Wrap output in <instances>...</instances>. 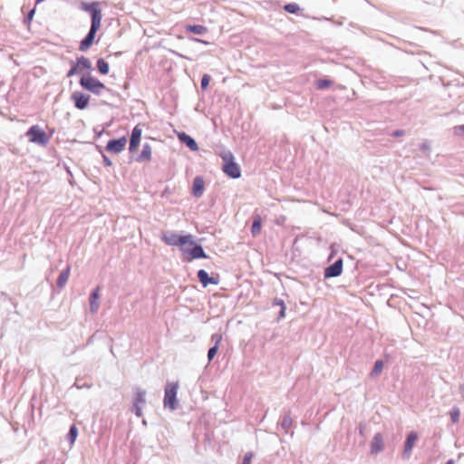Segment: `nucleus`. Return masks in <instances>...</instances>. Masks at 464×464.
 I'll list each match as a JSON object with an SVG mask.
<instances>
[{
  "instance_id": "nucleus-8",
  "label": "nucleus",
  "mask_w": 464,
  "mask_h": 464,
  "mask_svg": "<svg viewBox=\"0 0 464 464\" xmlns=\"http://www.w3.org/2000/svg\"><path fill=\"white\" fill-rule=\"evenodd\" d=\"M126 144V137H121L117 140H111L107 142L106 150L112 154H118L125 149Z\"/></svg>"
},
{
  "instance_id": "nucleus-37",
  "label": "nucleus",
  "mask_w": 464,
  "mask_h": 464,
  "mask_svg": "<svg viewBox=\"0 0 464 464\" xmlns=\"http://www.w3.org/2000/svg\"><path fill=\"white\" fill-rule=\"evenodd\" d=\"M446 464H453L452 460H449Z\"/></svg>"
},
{
  "instance_id": "nucleus-33",
  "label": "nucleus",
  "mask_w": 464,
  "mask_h": 464,
  "mask_svg": "<svg viewBox=\"0 0 464 464\" xmlns=\"http://www.w3.org/2000/svg\"><path fill=\"white\" fill-rule=\"evenodd\" d=\"M252 458H253V453L247 452L244 457L242 464H251Z\"/></svg>"
},
{
  "instance_id": "nucleus-18",
  "label": "nucleus",
  "mask_w": 464,
  "mask_h": 464,
  "mask_svg": "<svg viewBox=\"0 0 464 464\" xmlns=\"http://www.w3.org/2000/svg\"><path fill=\"white\" fill-rule=\"evenodd\" d=\"M70 271H71V268L70 266H67L63 271L61 272V274L59 275L58 278H57V286L59 288H63L68 279H69V276H70Z\"/></svg>"
},
{
  "instance_id": "nucleus-10",
  "label": "nucleus",
  "mask_w": 464,
  "mask_h": 464,
  "mask_svg": "<svg viewBox=\"0 0 464 464\" xmlns=\"http://www.w3.org/2000/svg\"><path fill=\"white\" fill-rule=\"evenodd\" d=\"M142 130L140 126H135L132 130L130 140V151H134L139 146L141 139Z\"/></svg>"
},
{
  "instance_id": "nucleus-17",
  "label": "nucleus",
  "mask_w": 464,
  "mask_h": 464,
  "mask_svg": "<svg viewBox=\"0 0 464 464\" xmlns=\"http://www.w3.org/2000/svg\"><path fill=\"white\" fill-rule=\"evenodd\" d=\"M179 140L184 142L191 150H198V147L195 140L185 132L179 134Z\"/></svg>"
},
{
  "instance_id": "nucleus-22",
  "label": "nucleus",
  "mask_w": 464,
  "mask_h": 464,
  "mask_svg": "<svg viewBox=\"0 0 464 464\" xmlns=\"http://www.w3.org/2000/svg\"><path fill=\"white\" fill-rule=\"evenodd\" d=\"M96 64H97L98 72L101 74L106 75L109 73V72H110L109 63L103 58L98 59Z\"/></svg>"
},
{
  "instance_id": "nucleus-31",
  "label": "nucleus",
  "mask_w": 464,
  "mask_h": 464,
  "mask_svg": "<svg viewBox=\"0 0 464 464\" xmlns=\"http://www.w3.org/2000/svg\"><path fill=\"white\" fill-rule=\"evenodd\" d=\"M210 81V76L208 74H204L201 80V87L203 90L207 89Z\"/></svg>"
},
{
  "instance_id": "nucleus-28",
  "label": "nucleus",
  "mask_w": 464,
  "mask_h": 464,
  "mask_svg": "<svg viewBox=\"0 0 464 464\" xmlns=\"http://www.w3.org/2000/svg\"><path fill=\"white\" fill-rule=\"evenodd\" d=\"M450 419L453 423H456L459 420V410L457 408H453L450 411Z\"/></svg>"
},
{
  "instance_id": "nucleus-36",
  "label": "nucleus",
  "mask_w": 464,
  "mask_h": 464,
  "mask_svg": "<svg viewBox=\"0 0 464 464\" xmlns=\"http://www.w3.org/2000/svg\"><path fill=\"white\" fill-rule=\"evenodd\" d=\"M402 135H404V130H398L393 132L394 137H400Z\"/></svg>"
},
{
  "instance_id": "nucleus-29",
  "label": "nucleus",
  "mask_w": 464,
  "mask_h": 464,
  "mask_svg": "<svg viewBox=\"0 0 464 464\" xmlns=\"http://www.w3.org/2000/svg\"><path fill=\"white\" fill-rule=\"evenodd\" d=\"M211 340L215 343L214 346L219 347V344L222 341V334H214L211 336Z\"/></svg>"
},
{
  "instance_id": "nucleus-24",
  "label": "nucleus",
  "mask_w": 464,
  "mask_h": 464,
  "mask_svg": "<svg viewBox=\"0 0 464 464\" xmlns=\"http://www.w3.org/2000/svg\"><path fill=\"white\" fill-rule=\"evenodd\" d=\"M383 369V362L381 360H377L374 363V366L371 372V376L374 377L379 375Z\"/></svg>"
},
{
  "instance_id": "nucleus-7",
  "label": "nucleus",
  "mask_w": 464,
  "mask_h": 464,
  "mask_svg": "<svg viewBox=\"0 0 464 464\" xmlns=\"http://www.w3.org/2000/svg\"><path fill=\"white\" fill-rule=\"evenodd\" d=\"M90 98L89 94L80 91L74 92L71 96V100L74 106L79 110H85L88 107Z\"/></svg>"
},
{
  "instance_id": "nucleus-13",
  "label": "nucleus",
  "mask_w": 464,
  "mask_h": 464,
  "mask_svg": "<svg viewBox=\"0 0 464 464\" xmlns=\"http://www.w3.org/2000/svg\"><path fill=\"white\" fill-rule=\"evenodd\" d=\"M204 187H205L204 179L201 177H196L193 180V188H192L193 195L197 198L201 197L203 194V191H204Z\"/></svg>"
},
{
  "instance_id": "nucleus-27",
  "label": "nucleus",
  "mask_w": 464,
  "mask_h": 464,
  "mask_svg": "<svg viewBox=\"0 0 464 464\" xmlns=\"http://www.w3.org/2000/svg\"><path fill=\"white\" fill-rule=\"evenodd\" d=\"M331 82L328 81V80H318L316 82V87L317 89H325V88H328L329 86H331Z\"/></svg>"
},
{
  "instance_id": "nucleus-1",
  "label": "nucleus",
  "mask_w": 464,
  "mask_h": 464,
  "mask_svg": "<svg viewBox=\"0 0 464 464\" xmlns=\"http://www.w3.org/2000/svg\"><path fill=\"white\" fill-rule=\"evenodd\" d=\"M161 240L168 246L179 247L183 259L190 262L198 258H206L202 246L198 245L191 234L179 235L176 232H164Z\"/></svg>"
},
{
  "instance_id": "nucleus-23",
  "label": "nucleus",
  "mask_w": 464,
  "mask_h": 464,
  "mask_svg": "<svg viewBox=\"0 0 464 464\" xmlns=\"http://www.w3.org/2000/svg\"><path fill=\"white\" fill-rule=\"evenodd\" d=\"M80 68V70H90L92 68V63L91 61L84 57V56H81V57H78L77 58V63H76Z\"/></svg>"
},
{
  "instance_id": "nucleus-26",
  "label": "nucleus",
  "mask_w": 464,
  "mask_h": 464,
  "mask_svg": "<svg viewBox=\"0 0 464 464\" xmlns=\"http://www.w3.org/2000/svg\"><path fill=\"white\" fill-rule=\"evenodd\" d=\"M78 436V429L75 425H72L70 429V431H69V434H68V438L70 440V443L71 444H73L76 438Z\"/></svg>"
},
{
  "instance_id": "nucleus-6",
  "label": "nucleus",
  "mask_w": 464,
  "mask_h": 464,
  "mask_svg": "<svg viewBox=\"0 0 464 464\" xmlns=\"http://www.w3.org/2000/svg\"><path fill=\"white\" fill-rule=\"evenodd\" d=\"M29 141L45 146L50 140L49 135L38 125H33L26 132Z\"/></svg>"
},
{
  "instance_id": "nucleus-15",
  "label": "nucleus",
  "mask_w": 464,
  "mask_h": 464,
  "mask_svg": "<svg viewBox=\"0 0 464 464\" xmlns=\"http://www.w3.org/2000/svg\"><path fill=\"white\" fill-rule=\"evenodd\" d=\"M100 286L96 287L90 295V309L92 313H96L99 308Z\"/></svg>"
},
{
  "instance_id": "nucleus-30",
  "label": "nucleus",
  "mask_w": 464,
  "mask_h": 464,
  "mask_svg": "<svg viewBox=\"0 0 464 464\" xmlns=\"http://www.w3.org/2000/svg\"><path fill=\"white\" fill-rule=\"evenodd\" d=\"M80 68L77 63L73 64L72 68L67 72V77H72L74 74H76L78 72H80Z\"/></svg>"
},
{
  "instance_id": "nucleus-21",
  "label": "nucleus",
  "mask_w": 464,
  "mask_h": 464,
  "mask_svg": "<svg viewBox=\"0 0 464 464\" xmlns=\"http://www.w3.org/2000/svg\"><path fill=\"white\" fill-rule=\"evenodd\" d=\"M186 31L196 34H203L208 32V28L201 24H194V25H187Z\"/></svg>"
},
{
  "instance_id": "nucleus-16",
  "label": "nucleus",
  "mask_w": 464,
  "mask_h": 464,
  "mask_svg": "<svg viewBox=\"0 0 464 464\" xmlns=\"http://www.w3.org/2000/svg\"><path fill=\"white\" fill-rule=\"evenodd\" d=\"M145 403V392H137L134 398L135 413L138 417L141 416L140 404Z\"/></svg>"
},
{
  "instance_id": "nucleus-20",
  "label": "nucleus",
  "mask_w": 464,
  "mask_h": 464,
  "mask_svg": "<svg viewBox=\"0 0 464 464\" xmlns=\"http://www.w3.org/2000/svg\"><path fill=\"white\" fill-rule=\"evenodd\" d=\"M262 228V218L259 215L254 218V221L251 227V233L253 237H256L260 234Z\"/></svg>"
},
{
  "instance_id": "nucleus-34",
  "label": "nucleus",
  "mask_w": 464,
  "mask_h": 464,
  "mask_svg": "<svg viewBox=\"0 0 464 464\" xmlns=\"http://www.w3.org/2000/svg\"><path fill=\"white\" fill-rule=\"evenodd\" d=\"M454 133L456 135H459L461 133H464V125L456 126L454 128Z\"/></svg>"
},
{
  "instance_id": "nucleus-3",
  "label": "nucleus",
  "mask_w": 464,
  "mask_h": 464,
  "mask_svg": "<svg viewBox=\"0 0 464 464\" xmlns=\"http://www.w3.org/2000/svg\"><path fill=\"white\" fill-rule=\"evenodd\" d=\"M220 157L223 160L222 170L224 173L232 179H238L241 176V170L238 164L235 162L232 152L223 151Z\"/></svg>"
},
{
  "instance_id": "nucleus-4",
  "label": "nucleus",
  "mask_w": 464,
  "mask_h": 464,
  "mask_svg": "<svg viewBox=\"0 0 464 464\" xmlns=\"http://www.w3.org/2000/svg\"><path fill=\"white\" fill-rule=\"evenodd\" d=\"M79 83L82 89L94 95H101V93L106 89V85L96 77L91 75V73L82 75Z\"/></svg>"
},
{
  "instance_id": "nucleus-5",
  "label": "nucleus",
  "mask_w": 464,
  "mask_h": 464,
  "mask_svg": "<svg viewBox=\"0 0 464 464\" xmlns=\"http://www.w3.org/2000/svg\"><path fill=\"white\" fill-rule=\"evenodd\" d=\"M179 385L177 382H169L166 385L163 403L166 408L174 411L178 407L177 392Z\"/></svg>"
},
{
  "instance_id": "nucleus-38",
  "label": "nucleus",
  "mask_w": 464,
  "mask_h": 464,
  "mask_svg": "<svg viewBox=\"0 0 464 464\" xmlns=\"http://www.w3.org/2000/svg\"><path fill=\"white\" fill-rule=\"evenodd\" d=\"M121 53V52H118V53H115V55H120Z\"/></svg>"
},
{
  "instance_id": "nucleus-19",
  "label": "nucleus",
  "mask_w": 464,
  "mask_h": 464,
  "mask_svg": "<svg viewBox=\"0 0 464 464\" xmlns=\"http://www.w3.org/2000/svg\"><path fill=\"white\" fill-rule=\"evenodd\" d=\"M151 147L149 144H144L138 161H150L151 160Z\"/></svg>"
},
{
  "instance_id": "nucleus-2",
  "label": "nucleus",
  "mask_w": 464,
  "mask_h": 464,
  "mask_svg": "<svg viewBox=\"0 0 464 464\" xmlns=\"http://www.w3.org/2000/svg\"><path fill=\"white\" fill-rule=\"evenodd\" d=\"M83 10L91 14L92 24L91 29L86 37L80 43L79 50L87 51L93 44L97 31L102 26V13L99 8L98 3H92L83 5Z\"/></svg>"
},
{
  "instance_id": "nucleus-11",
  "label": "nucleus",
  "mask_w": 464,
  "mask_h": 464,
  "mask_svg": "<svg viewBox=\"0 0 464 464\" xmlns=\"http://www.w3.org/2000/svg\"><path fill=\"white\" fill-rule=\"evenodd\" d=\"M383 450V439L381 433L374 435L371 441V454H377Z\"/></svg>"
},
{
  "instance_id": "nucleus-25",
  "label": "nucleus",
  "mask_w": 464,
  "mask_h": 464,
  "mask_svg": "<svg viewBox=\"0 0 464 464\" xmlns=\"http://www.w3.org/2000/svg\"><path fill=\"white\" fill-rule=\"evenodd\" d=\"M284 9L290 14H296L300 11V7L295 3H290L284 6Z\"/></svg>"
},
{
  "instance_id": "nucleus-35",
  "label": "nucleus",
  "mask_w": 464,
  "mask_h": 464,
  "mask_svg": "<svg viewBox=\"0 0 464 464\" xmlns=\"http://www.w3.org/2000/svg\"><path fill=\"white\" fill-rule=\"evenodd\" d=\"M279 304L281 305L280 317L282 318L285 317V305L283 301H281Z\"/></svg>"
},
{
  "instance_id": "nucleus-9",
  "label": "nucleus",
  "mask_w": 464,
  "mask_h": 464,
  "mask_svg": "<svg viewBox=\"0 0 464 464\" xmlns=\"http://www.w3.org/2000/svg\"><path fill=\"white\" fill-rule=\"evenodd\" d=\"M343 272V260L339 259L324 270V277H335Z\"/></svg>"
},
{
  "instance_id": "nucleus-12",
  "label": "nucleus",
  "mask_w": 464,
  "mask_h": 464,
  "mask_svg": "<svg viewBox=\"0 0 464 464\" xmlns=\"http://www.w3.org/2000/svg\"><path fill=\"white\" fill-rule=\"evenodd\" d=\"M198 278L204 287H206L209 284H211V285L218 284V278L209 276L208 274L203 269H200L198 272Z\"/></svg>"
},
{
  "instance_id": "nucleus-32",
  "label": "nucleus",
  "mask_w": 464,
  "mask_h": 464,
  "mask_svg": "<svg viewBox=\"0 0 464 464\" xmlns=\"http://www.w3.org/2000/svg\"><path fill=\"white\" fill-rule=\"evenodd\" d=\"M218 347H217V346H213L208 350V361L213 360V358L215 357V355L218 353Z\"/></svg>"
},
{
  "instance_id": "nucleus-14",
  "label": "nucleus",
  "mask_w": 464,
  "mask_h": 464,
  "mask_svg": "<svg viewBox=\"0 0 464 464\" xmlns=\"http://www.w3.org/2000/svg\"><path fill=\"white\" fill-rule=\"evenodd\" d=\"M418 440V434L415 431L410 432L408 435L405 444H404V454L410 455L412 448L415 445L416 440Z\"/></svg>"
}]
</instances>
